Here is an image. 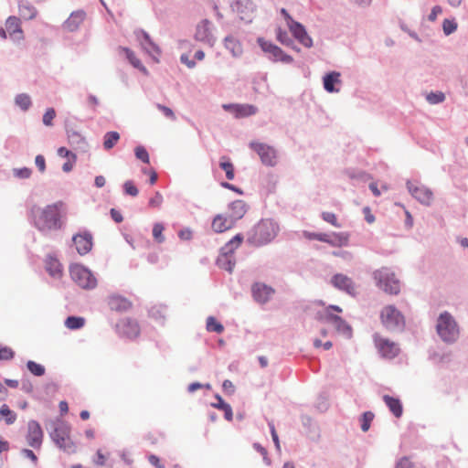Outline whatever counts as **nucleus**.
Wrapping results in <instances>:
<instances>
[{"instance_id":"f257e3e1","label":"nucleus","mask_w":468,"mask_h":468,"mask_svg":"<svg viewBox=\"0 0 468 468\" xmlns=\"http://www.w3.org/2000/svg\"><path fill=\"white\" fill-rule=\"evenodd\" d=\"M62 207L61 202L48 205L43 208L34 207L31 210L34 225L43 232L59 229L62 226Z\"/></svg>"},{"instance_id":"f03ea898","label":"nucleus","mask_w":468,"mask_h":468,"mask_svg":"<svg viewBox=\"0 0 468 468\" xmlns=\"http://www.w3.org/2000/svg\"><path fill=\"white\" fill-rule=\"evenodd\" d=\"M377 286L388 294H398L400 292V282L396 274L388 267H382L373 272Z\"/></svg>"},{"instance_id":"7ed1b4c3","label":"nucleus","mask_w":468,"mask_h":468,"mask_svg":"<svg viewBox=\"0 0 468 468\" xmlns=\"http://www.w3.org/2000/svg\"><path fill=\"white\" fill-rule=\"evenodd\" d=\"M436 330L444 342H454L459 336V328L453 317L447 312L438 318Z\"/></svg>"},{"instance_id":"20e7f679","label":"nucleus","mask_w":468,"mask_h":468,"mask_svg":"<svg viewBox=\"0 0 468 468\" xmlns=\"http://www.w3.org/2000/svg\"><path fill=\"white\" fill-rule=\"evenodd\" d=\"M243 241V236L237 234L222 248L221 253L217 260L219 268L232 272L235 266L233 252Z\"/></svg>"},{"instance_id":"39448f33","label":"nucleus","mask_w":468,"mask_h":468,"mask_svg":"<svg viewBox=\"0 0 468 468\" xmlns=\"http://www.w3.org/2000/svg\"><path fill=\"white\" fill-rule=\"evenodd\" d=\"M51 437L60 449L69 453L76 452V445L70 438V427L68 424L64 422L58 423L51 433Z\"/></svg>"},{"instance_id":"423d86ee","label":"nucleus","mask_w":468,"mask_h":468,"mask_svg":"<svg viewBox=\"0 0 468 468\" xmlns=\"http://www.w3.org/2000/svg\"><path fill=\"white\" fill-rule=\"evenodd\" d=\"M278 225L271 219H263L254 228L253 239L258 244L270 242L278 233Z\"/></svg>"},{"instance_id":"0eeeda50","label":"nucleus","mask_w":468,"mask_h":468,"mask_svg":"<svg viewBox=\"0 0 468 468\" xmlns=\"http://www.w3.org/2000/svg\"><path fill=\"white\" fill-rule=\"evenodd\" d=\"M71 279L83 289H92L97 284V280L90 270L80 264H72L69 267Z\"/></svg>"},{"instance_id":"6e6552de","label":"nucleus","mask_w":468,"mask_h":468,"mask_svg":"<svg viewBox=\"0 0 468 468\" xmlns=\"http://www.w3.org/2000/svg\"><path fill=\"white\" fill-rule=\"evenodd\" d=\"M380 320L388 329L403 327L405 321L402 314L394 306L387 305L380 312Z\"/></svg>"},{"instance_id":"1a4fd4ad","label":"nucleus","mask_w":468,"mask_h":468,"mask_svg":"<svg viewBox=\"0 0 468 468\" xmlns=\"http://www.w3.org/2000/svg\"><path fill=\"white\" fill-rule=\"evenodd\" d=\"M119 336L130 340L136 339L141 334V327L137 320L126 317L120 320L115 325Z\"/></svg>"},{"instance_id":"9d476101","label":"nucleus","mask_w":468,"mask_h":468,"mask_svg":"<svg viewBox=\"0 0 468 468\" xmlns=\"http://www.w3.org/2000/svg\"><path fill=\"white\" fill-rule=\"evenodd\" d=\"M407 188L410 195L424 206H430L433 201V192L426 186L417 181H408Z\"/></svg>"},{"instance_id":"9b49d317","label":"nucleus","mask_w":468,"mask_h":468,"mask_svg":"<svg viewBox=\"0 0 468 468\" xmlns=\"http://www.w3.org/2000/svg\"><path fill=\"white\" fill-rule=\"evenodd\" d=\"M250 147L254 150L260 156L262 164L273 166L277 163L276 150L268 144L257 142H251Z\"/></svg>"},{"instance_id":"f8f14e48","label":"nucleus","mask_w":468,"mask_h":468,"mask_svg":"<svg viewBox=\"0 0 468 468\" xmlns=\"http://www.w3.org/2000/svg\"><path fill=\"white\" fill-rule=\"evenodd\" d=\"M258 43L261 49L270 55V58L274 62L291 63L293 58L290 55L285 54L282 48L272 44L271 42L266 41L263 38H259Z\"/></svg>"},{"instance_id":"ddd939ff","label":"nucleus","mask_w":468,"mask_h":468,"mask_svg":"<svg viewBox=\"0 0 468 468\" xmlns=\"http://www.w3.org/2000/svg\"><path fill=\"white\" fill-rule=\"evenodd\" d=\"M374 341L376 347L383 357L391 359L399 355V347L395 342L378 335L374 336Z\"/></svg>"},{"instance_id":"4468645a","label":"nucleus","mask_w":468,"mask_h":468,"mask_svg":"<svg viewBox=\"0 0 468 468\" xmlns=\"http://www.w3.org/2000/svg\"><path fill=\"white\" fill-rule=\"evenodd\" d=\"M331 284L346 293L356 296V285L354 281L343 273H336L331 278Z\"/></svg>"},{"instance_id":"2eb2a0df","label":"nucleus","mask_w":468,"mask_h":468,"mask_svg":"<svg viewBox=\"0 0 468 468\" xmlns=\"http://www.w3.org/2000/svg\"><path fill=\"white\" fill-rule=\"evenodd\" d=\"M43 431L39 423L36 420H30L27 424V441L33 448H40L43 441Z\"/></svg>"},{"instance_id":"dca6fc26","label":"nucleus","mask_w":468,"mask_h":468,"mask_svg":"<svg viewBox=\"0 0 468 468\" xmlns=\"http://www.w3.org/2000/svg\"><path fill=\"white\" fill-rule=\"evenodd\" d=\"M72 241L76 247L78 253L80 255H86L92 249V236L90 233L87 231L74 235L72 238Z\"/></svg>"},{"instance_id":"f3484780","label":"nucleus","mask_w":468,"mask_h":468,"mask_svg":"<svg viewBox=\"0 0 468 468\" xmlns=\"http://www.w3.org/2000/svg\"><path fill=\"white\" fill-rule=\"evenodd\" d=\"M274 289L264 283L256 282L251 287L253 299L260 303H266L274 294Z\"/></svg>"},{"instance_id":"a211bd4d","label":"nucleus","mask_w":468,"mask_h":468,"mask_svg":"<svg viewBox=\"0 0 468 468\" xmlns=\"http://www.w3.org/2000/svg\"><path fill=\"white\" fill-rule=\"evenodd\" d=\"M290 31L293 35V37L304 47L311 48L313 45V40L310 36L307 34L304 27L294 21L288 26Z\"/></svg>"},{"instance_id":"6ab92c4d","label":"nucleus","mask_w":468,"mask_h":468,"mask_svg":"<svg viewBox=\"0 0 468 468\" xmlns=\"http://www.w3.org/2000/svg\"><path fill=\"white\" fill-rule=\"evenodd\" d=\"M195 38L197 41L213 45L214 39L210 30V22L207 19L201 21L197 27L195 34Z\"/></svg>"},{"instance_id":"aec40b11","label":"nucleus","mask_w":468,"mask_h":468,"mask_svg":"<svg viewBox=\"0 0 468 468\" xmlns=\"http://www.w3.org/2000/svg\"><path fill=\"white\" fill-rule=\"evenodd\" d=\"M108 305L111 310L115 312H126L133 306L131 301L121 295L113 294L109 296L107 300Z\"/></svg>"},{"instance_id":"412c9836","label":"nucleus","mask_w":468,"mask_h":468,"mask_svg":"<svg viewBox=\"0 0 468 468\" xmlns=\"http://www.w3.org/2000/svg\"><path fill=\"white\" fill-rule=\"evenodd\" d=\"M223 107L230 111L237 118L248 117L257 112V108L250 104H230Z\"/></svg>"},{"instance_id":"4be33fe9","label":"nucleus","mask_w":468,"mask_h":468,"mask_svg":"<svg viewBox=\"0 0 468 468\" xmlns=\"http://www.w3.org/2000/svg\"><path fill=\"white\" fill-rule=\"evenodd\" d=\"M5 27L10 37L16 40H22L24 38L20 19L16 16H9L5 22Z\"/></svg>"},{"instance_id":"5701e85b","label":"nucleus","mask_w":468,"mask_h":468,"mask_svg":"<svg viewBox=\"0 0 468 468\" xmlns=\"http://www.w3.org/2000/svg\"><path fill=\"white\" fill-rule=\"evenodd\" d=\"M235 223L228 216V214H218L212 221V229L214 231L221 233L233 228Z\"/></svg>"},{"instance_id":"b1692460","label":"nucleus","mask_w":468,"mask_h":468,"mask_svg":"<svg viewBox=\"0 0 468 468\" xmlns=\"http://www.w3.org/2000/svg\"><path fill=\"white\" fill-rule=\"evenodd\" d=\"M247 212L246 203L242 200H235L229 206L228 216L236 224L238 220L242 218Z\"/></svg>"},{"instance_id":"393cba45","label":"nucleus","mask_w":468,"mask_h":468,"mask_svg":"<svg viewBox=\"0 0 468 468\" xmlns=\"http://www.w3.org/2000/svg\"><path fill=\"white\" fill-rule=\"evenodd\" d=\"M86 14L83 11H76L70 14L69 18L64 23V27L68 31H75L85 20Z\"/></svg>"},{"instance_id":"a878e982","label":"nucleus","mask_w":468,"mask_h":468,"mask_svg":"<svg viewBox=\"0 0 468 468\" xmlns=\"http://www.w3.org/2000/svg\"><path fill=\"white\" fill-rule=\"evenodd\" d=\"M342 308L338 305H329L327 306L323 314H319L318 319L320 321H325L327 323L335 324L336 323L341 317L335 314L333 312L336 313H342Z\"/></svg>"},{"instance_id":"bb28decb","label":"nucleus","mask_w":468,"mask_h":468,"mask_svg":"<svg viewBox=\"0 0 468 468\" xmlns=\"http://www.w3.org/2000/svg\"><path fill=\"white\" fill-rule=\"evenodd\" d=\"M383 400L396 418H400L403 413V408L400 400L389 395H384Z\"/></svg>"},{"instance_id":"cd10ccee","label":"nucleus","mask_w":468,"mask_h":468,"mask_svg":"<svg viewBox=\"0 0 468 468\" xmlns=\"http://www.w3.org/2000/svg\"><path fill=\"white\" fill-rule=\"evenodd\" d=\"M234 7L241 15V19H245L249 14L255 11V5L251 0H237Z\"/></svg>"},{"instance_id":"c85d7f7f","label":"nucleus","mask_w":468,"mask_h":468,"mask_svg":"<svg viewBox=\"0 0 468 468\" xmlns=\"http://www.w3.org/2000/svg\"><path fill=\"white\" fill-rule=\"evenodd\" d=\"M340 81V73L333 71L324 77V88L328 92H336L338 89H335V85Z\"/></svg>"},{"instance_id":"c756f323","label":"nucleus","mask_w":468,"mask_h":468,"mask_svg":"<svg viewBox=\"0 0 468 468\" xmlns=\"http://www.w3.org/2000/svg\"><path fill=\"white\" fill-rule=\"evenodd\" d=\"M46 270L52 277L59 278L62 275L61 263L53 257L47 259Z\"/></svg>"},{"instance_id":"7c9ffc66","label":"nucleus","mask_w":468,"mask_h":468,"mask_svg":"<svg viewBox=\"0 0 468 468\" xmlns=\"http://www.w3.org/2000/svg\"><path fill=\"white\" fill-rule=\"evenodd\" d=\"M37 11L34 5L28 2H21L19 4V15L27 20L34 19L37 16Z\"/></svg>"},{"instance_id":"2f4dec72","label":"nucleus","mask_w":468,"mask_h":468,"mask_svg":"<svg viewBox=\"0 0 468 468\" xmlns=\"http://www.w3.org/2000/svg\"><path fill=\"white\" fill-rule=\"evenodd\" d=\"M16 420V414L9 409L6 404L0 408V421H5L6 425H12Z\"/></svg>"},{"instance_id":"473e14b6","label":"nucleus","mask_w":468,"mask_h":468,"mask_svg":"<svg viewBox=\"0 0 468 468\" xmlns=\"http://www.w3.org/2000/svg\"><path fill=\"white\" fill-rule=\"evenodd\" d=\"M225 47L229 49L233 56L238 57L242 53V46L240 42L233 37H227L225 38Z\"/></svg>"},{"instance_id":"72a5a7b5","label":"nucleus","mask_w":468,"mask_h":468,"mask_svg":"<svg viewBox=\"0 0 468 468\" xmlns=\"http://www.w3.org/2000/svg\"><path fill=\"white\" fill-rule=\"evenodd\" d=\"M216 399H217L218 402L212 403L211 406L213 408L223 410L227 420H229V421L232 420L233 412H232V409H231L230 405L226 403L219 395H216Z\"/></svg>"},{"instance_id":"f704fd0d","label":"nucleus","mask_w":468,"mask_h":468,"mask_svg":"<svg viewBox=\"0 0 468 468\" xmlns=\"http://www.w3.org/2000/svg\"><path fill=\"white\" fill-rule=\"evenodd\" d=\"M326 239L327 241L324 242L334 247L346 246L348 243V237L342 233H334L333 235L327 234Z\"/></svg>"},{"instance_id":"c9c22d12","label":"nucleus","mask_w":468,"mask_h":468,"mask_svg":"<svg viewBox=\"0 0 468 468\" xmlns=\"http://www.w3.org/2000/svg\"><path fill=\"white\" fill-rule=\"evenodd\" d=\"M334 326L337 333L343 335L346 338H351L353 330L352 327L342 318H340Z\"/></svg>"},{"instance_id":"e433bc0d","label":"nucleus","mask_w":468,"mask_h":468,"mask_svg":"<svg viewBox=\"0 0 468 468\" xmlns=\"http://www.w3.org/2000/svg\"><path fill=\"white\" fill-rule=\"evenodd\" d=\"M120 140V134L117 132H108L103 137V147L105 150H111Z\"/></svg>"},{"instance_id":"4c0bfd02","label":"nucleus","mask_w":468,"mask_h":468,"mask_svg":"<svg viewBox=\"0 0 468 468\" xmlns=\"http://www.w3.org/2000/svg\"><path fill=\"white\" fill-rule=\"evenodd\" d=\"M219 165L225 171L226 177L229 180H233L235 177L234 165L229 159L226 156L221 157Z\"/></svg>"},{"instance_id":"58836bf2","label":"nucleus","mask_w":468,"mask_h":468,"mask_svg":"<svg viewBox=\"0 0 468 468\" xmlns=\"http://www.w3.org/2000/svg\"><path fill=\"white\" fill-rule=\"evenodd\" d=\"M85 324V319L79 316H69L65 320V326L70 330H77L83 327Z\"/></svg>"},{"instance_id":"ea45409f","label":"nucleus","mask_w":468,"mask_h":468,"mask_svg":"<svg viewBox=\"0 0 468 468\" xmlns=\"http://www.w3.org/2000/svg\"><path fill=\"white\" fill-rule=\"evenodd\" d=\"M165 226L163 223L156 222L153 226L152 235L155 242L163 243L165 240V237L164 235Z\"/></svg>"},{"instance_id":"a19ab883","label":"nucleus","mask_w":468,"mask_h":468,"mask_svg":"<svg viewBox=\"0 0 468 468\" xmlns=\"http://www.w3.org/2000/svg\"><path fill=\"white\" fill-rule=\"evenodd\" d=\"M206 327L208 332L220 334L224 331V326L213 316L207 319Z\"/></svg>"},{"instance_id":"79ce46f5","label":"nucleus","mask_w":468,"mask_h":468,"mask_svg":"<svg viewBox=\"0 0 468 468\" xmlns=\"http://www.w3.org/2000/svg\"><path fill=\"white\" fill-rule=\"evenodd\" d=\"M16 104L21 108L23 111H27L30 108L32 101L29 95L26 93H21L16 95L15 99Z\"/></svg>"},{"instance_id":"37998d69","label":"nucleus","mask_w":468,"mask_h":468,"mask_svg":"<svg viewBox=\"0 0 468 468\" xmlns=\"http://www.w3.org/2000/svg\"><path fill=\"white\" fill-rule=\"evenodd\" d=\"M395 468H425L421 463H415L410 457H402L396 463Z\"/></svg>"},{"instance_id":"c03bdc74","label":"nucleus","mask_w":468,"mask_h":468,"mask_svg":"<svg viewBox=\"0 0 468 468\" xmlns=\"http://www.w3.org/2000/svg\"><path fill=\"white\" fill-rule=\"evenodd\" d=\"M374 417H375V415L371 411H366L362 414V416L360 418V425H361V430L364 432H366L369 430L371 422L374 420Z\"/></svg>"},{"instance_id":"a18cd8bd","label":"nucleus","mask_w":468,"mask_h":468,"mask_svg":"<svg viewBox=\"0 0 468 468\" xmlns=\"http://www.w3.org/2000/svg\"><path fill=\"white\" fill-rule=\"evenodd\" d=\"M144 42L143 43L144 48L150 53L152 56L159 55L160 49L157 46H155L150 39L149 36L146 33H144Z\"/></svg>"},{"instance_id":"49530a36","label":"nucleus","mask_w":468,"mask_h":468,"mask_svg":"<svg viewBox=\"0 0 468 468\" xmlns=\"http://www.w3.org/2000/svg\"><path fill=\"white\" fill-rule=\"evenodd\" d=\"M123 50L126 54L127 58L129 59V61L131 62V64L133 67L139 69L140 70H142L144 73L147 72L146 69L142 65L140 59H138L135 57L134 53L132 50H130L129 48H123Z\"/></svg>"},{"instance_id":"de8ad7c7","label":"nucleus","mask_w":468,"mask_h":468,"mask_svg":"<svg viewBox=\"0 0 468 468\" xmlns=\"http://www.w3.org/2000/svg\"><path fill=\"white\" fill-rule=\"evenodd\" d=\"M27 367L34 376H37V377L43 376L46 371L45 367L42 365L37 364L35 361H31V360H29L27 363Z\"/></svg>"},{"instance_id":"09e8293b","label":"nucleus","mask_w":468,"mask_h":468,"mask_svg":"<svg viewBox=\"0 0 468 468\" xmlns=\"http://www.w3.org/2000/svg\"><path fill=\"white\" fill-rule=\"evenodd\" d=\"M457 23L454 19H444L442 23V28L445 35H450L457 29Z\"/></svg>"},{"instance_id":"8fccbe9b","label":"nucleus","mask_w":468,"mask_h":468,"mask_svg":"<svg viewBox=\"0 0 468 468\" xmlns=\"http://www.w3.org/2000/svg\"><path fill=\"white\" fill-rule=\"evenodd\" d=\"M427 101L431 104L442 102L445 100V95L441 91L431 92L426 97Z\"/></svg>"},{"instance_id":"3c124183","label":"nucleus","mask_w":468,"mask_h":468,"mask_svg":"<svg viewBox=\"0 0 468 468\" xmlns=\"http://www.w3.org/2000/svg\"><path fill=\"white\" fill-rule=\"evenodd\" d=\"M55 118L56 111L53 108H48L44 113L42 121L46 126H52Z\"/></svg>"},{"instance_id":"603ef678","label":"nucleus","mask_w":468,"mask_h":468,"mask_svg":"<svg viewBox=\"0 0 468 468\" xmlns=\"http://www.w3.org/2000/svg\"><path fill=\"white\" fill-rule=\"evenodd\" d=\"M15 352L8 346H0V360H10L14 357Z\"/></svg>"},{"instance_id":"864d4df0","label":"nucleus","mask_w":468,"mask_h":468,"mask_svg":"<svg viewBox=\"0 0 468 468\" xmlns=\"http://www.w3.org/2000/svg\"><path fill=\"white\" fill-rule=\"evenodd\" d=\"M322 218L324 221L330 223L332 226L336 227V228L340 227V224L337 221V218H336L335 214H334L332 212H323Z\"/></svg>"},{"instance_id":"5fc2aeb1","label":"nucleus","mask_w":468,"mask_h":468,"mask_svg":"<svg viewBox=\"0 0 468 468\" xmlns=\"http://www.w3.org/2000/svg\"><path fill=\"white\" fill-rule=\"evenodd\" d=\"M303 236L307 239H317V240L323 241V242L327 241V239H326L327 234L326 233H314V232L304 231Z\"/></svg>"},{"instance_id":"6e6d98bb","label":"nucleus","mask_w":468,"mask_h":468,"mask_svg":"<svg viewBox=\"0 0 468 468\" xmlns=\"http://www.w3.org/2000/svg\"><path fill=\"white\" fill-rule=\"evenodd\" d=\"M135 155L138 159L142 160L144 163H149V154L146 149L143 146H137L135 148Z\"/></svg>"},{"instance_id":"4d7b16f0","label":"nucleus","mask_w":468,"mask_h":468,"mask_svg":"<svg viewBox=\"0 0 468 468\" xmlns=\"http://www.w3.org/2000/svg\"><path fill=\"white\" fill-rule=\"evenodd\" d=\"M163 203V196L159 192H155L154 195L149 199V206L153 208H158Z\"/></svg>"},{"instance_id":"13d9d810","label":"nucleus","mask_w":468,"mask_h":468,"mask_svg":"<svg viewBox=\"0 0 468 468\" xmlns=\"http://www.w3.org/2000/svg\"><path fill=\"white\" fill-rule=\"evenodd\" d=\"M124 192L125 194L136 197L139 193L137 187L134 186L133 182L132 181H126L123 185Z\"/></svg>"},{"instance_id":"bf43d9fd","label":"nucleus","mask_w":468,"mask_h":468,"mask_svg":"<svg viewBox=\"0 0 468 468\" xmlns=\"http://www.w3.org/2000/svg\"><path fill=\"white\" fill-rule=\"evenodd\" d=\"M277 39L283 45L290 46L292 44V39L288 37V34L279 28L277 30Z\"/></svg>"},{"instance_id":"052dcab7","label":"nucleus","mask_w":468,"mask_h":468,"mask_svg":"<svg viewBox=\"0 0 468 468\" xmlns=\"http://www.w3.org/2000/svg\"><path fill=\"white\" fill-rule=\"evenodd\" d=\"M148 462L155 468H165V466L164 463L161 461V459L154 454H150L148 456Z\"/></svg>"},{"instance_id":"680f3d73","label":"nucleus","mask_w":468,"mask_h":468,"mask_svg":"<svg viewBox=\"0 0 468 468\" xmlns=\"http://www.w3.org/2000/svg\"><path fill=\"white\" fill-rule=\"evenodd\" d=\"M76 162H77V155H72V158L68 159V161L66 163H64V165H62V170L66 173L70 172L73 169Z\"/></svg>"},{"instance_id":"e2e57ef3","label":"nucleus","mask_w":468,"mask_h":468,"mask_svg":"<svg viewBox=\"0 0 468 468\" xmlns=\"http://www.w3.org/2000/svg\"><path fill=\"white\" fill-rule=\"evenodd\" d=\"M157 109L160 110L167 118L171 119V120H175L176 119V115L174 113V112L165 106V105H162V104H157L156 105Z\"/></svg>"},{"instance_id":"0e129e2a","label":"nucleus","mask_w":468,"mask_h":468,"mask_svg":"<svg viewBox=\"0 0 468 468\" xmlns=\"http://www.w3.org/2000/svg\"><path fill=\"white\" fill-rule=\"evenodd\" d=\"M35 164L37 165V167L38 168V170L41 172V173H44L45 170H46V160H45V157L41 154H38L36 156V159H35Z\"/></svg>"},{"instance_id":"69168bd1","label":"nucleus","mask_w":468,"mask_h":468,"mask_svg":"<svg viewBox=\"0 0 468 468\" xmlns=\"http://www.w3.org/2000/svg\"><path fill=\"white\" fill-rule=\"evenodd\" d=\"M14 173L19 178H28L31 176V170L27 167L16 169Z\"/></svg>"},{"instance_id":"338daca9","label":"nucleus","mask_w":468,"mask_h":468,"mask_svg":"<svg viewBox=\"0 0 468 468\" xmlns=\"http://www.w3.org/2000/svg\"><path fill=\"white\" fill-rule=\"evenodd\" d=\"M223 390L228 395H232L235 392V386L230 380H225L222 385Z\"/></svg>"},{"instance_id":"774afa93","label":"nucleus","mask_w":468,"mask_h":468,"mask_svg":"<svg viewBox=\"0 0 468 468\" xmlns=\"http://www.w3.org/2000/svg\"><path fill=\"white\" fill-rule=\"evenodd\" d=\"M442 13V9L440 5H435L432 7L431 14L429 15L430 21H435L437 16Z\"/></svg>"}]
</instances>
